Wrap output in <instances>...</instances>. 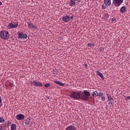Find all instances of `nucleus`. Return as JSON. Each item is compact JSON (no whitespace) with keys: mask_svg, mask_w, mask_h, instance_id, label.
Segmentation results:
<instances>
[{"mask_svg":"<svg viewBox=\"0 0 130 130\" xmlns=\"http://www.w3.org/2000/svg\"><path fill=\"white\" fill-rule=\"evenodd\" d=\"M76 4V2H75V1L74 0H71L70 1V6L71 7H73V6H74V5Z\"/></svg>","mask_w":130,"mask_h":130,"instance_id":"obj_19","label":"nucleus"},{"mask_svg":"<svg viewBox=\"0 0 130 130\" xmlns=\"http://www.w3.org/2000/svg\"><path fill=\"white\" fill-rule=\"evenodd\" d=\"M54 83L57 84V85H59V86H64V84L60 82L59 81H55Z\"/></svg>","mask_w":130,"mask_h":130,"instance_id":"obj_15","label":"nucleus"},{"mask_svg":"<svg viewBox=\"0 0 130 130\" xmlns=\"http://www.w3.org/2000/svg\"><path fill=\"white\" fill-rule=\"evenodd\" d=\"M85 67H87V64H85Z\"/></svg>","mask_w":130,"mask_h":130,"instance_id":"obj_35","label":"nucleus"},{"mask_svg":"<svg viewBox=\"0 0 130 130\" xmlns=\"http://www.w3.org/2000/svg\"><path fill=\"white\" fill-rule=\"evenodd\" d=\"M100 51H103V50H104V48L103 47H101L100 48Z\"/></svg>","mask_w":130,"mask_h":130,"instance_id":"obj_28","label":"nucleus"},{"mask_svg":"<svg viewBox=\"0 0 130 130\" xmlns=\"http://www.w3.org/2000/svg\"><path fill=\"white\" fill-rule=\"evenodd\" d=\"M18 39H27L28 36L27 34H24L23 32H19L18 33Z\"/></svg>","mask_w":130,"mask_h":130,"instance_id":"obj_5","label":"nucleus"},{"mask_svg":"<svg viewBox=\"0 0 130 130\" xmlns=\"http://www.w3.org/2000/svg\"><path fill=\"white\" fill-rule=\"evenodd\" d=\"M30 121H31V119L30 118H26L25 121V124L26 125H29L30 124Z\"/></svg>","mask_w":130,"mask_h":130,"instance_id":"obj_16","label":"nucleus"},{"mask_svg":"<svg viewBox=\"0 0 130 130\" xmlns=\"http://www.w3.org/2000/svg\"><path fill=\"white\" fill-rule=\"evenodd\" d=\"M66 130H76L75 126L70 125L66 127Z\"/></svg>","mask_w":130,"mask_h":130,"instance_id":"obj_13","label":"nucleus"},{"mask_svg":"<svg viewBox=\"0 0 130 130\" xmlns=\"http://www.w3.org/2000/svg\"><path fill=\"white\" fill-rule=\"evenodd\" d=\"M95 73H96L97 76H99V77H100L101 78L102 80H104V76L101 73V72H100L99 71H95Z\"/></svg>","mask_w":130,"mask_h":130,"instance_id":"obj_12","label":"nucleus"},{"mask_svg":"<svg viewBox=\"0 0 130 130\" xmlns=\"http://www.w3.org/2000/svg\"><path fill=\"white\" fill-rule=\"evenodd\" d=\"M120 12L122 13V14L125 13V12H126V7H125V6L122 7L120 9Z\"/></svg>","mask_w":130,"mask_h":130,"instance_id":"obj_14","label":"nucleus"},{"mask_svg":"<svg viewBox=\"0 0 130 130\" xmlns=\"http://www.w3.org/2000/svg\"><path fill=\"white\" fill-rule=\"evenodd\" d=\"M19 25V23L17 22L16 24H14L12 23H9L8 25V29H13L15 28H17Z\"/></svg>","mask_w":130,"mask_h":130,"instance_id":"obj_6","label":"nucleus"},{"mask_svg":"<svg viewBox=\"0 0 130 130\" xmlns=\"http://www.w3.org/2000/svg\"><path fill=\"white\" fill-rule=\"evenodd\" d=\"M27 24L29 29H37V26L34 25V24L32 23V22H27Z\"/></svg>","mask_w":130,"mask_h":130,"instance_id":"obj_9","label":"nucleus"},{"mask_svg":"<svg viewBox=\"0 0 130 130\" xmlns=\"http://www.w3.org/2000/svg\"><path fill=\"white\" fill-rule=\"evenodd\" d=\"M33 84L34 86H36V87H41L42 86V83L41 82L36 81L35 80H34L31 83V85Z\"/></svg>","mask_w":130,"mask_h":130,"instance_id":"obj_8","label":"nucleus"},{"mask_svg":"<svg viewBox=\"0 0 130 130\" xmlns=\"http://www.w3.org/2000/svg\"><path fill=\"white\" fill-rule=\"evenodd\" d=\"M62 20L63 21V22H65V23H68V22L70 21V16L66 15V16L63 17Z\"/></svg>","mask_w":130,"mask_h":130,"instance_id":"obj_11","label":"nucleus"},{"mask_svg":"<svg viewBox=\"0 0 130 130\" xmlns=\"http://www.w3.org/2000/svg\"><path fill=\"white\" fill-rule=\"evenodd\" d=\"M49 86H50V83H46L45 84V87H46V88L49 87Z\"/></svg>","mask_w":130,"mask_h":130,"instance_id":"obj_22","label":"nucleus"},{"mask_svg":"<svg viewBox=\"0 0 130 130\" xmlns=\"http://www.w3.org/2000/svg\"><path fill=\"white\" fill-rule=\"evenodd\" d=\"M92 95L93 97H97L98 96V92H97V91H94L92 92Z\"/></svg>","mask_w":130,"mask_h":130,"instance_id":"obj_18","label":"nucleus"},{"mask_svg":"<svg viewBox=\"0 0 130 130\" xmlns=\"http://www.w3.org/2000/svg\"><path fill=\"white\" fill-rule=\"evenodd\" d=\"M125 101H128V100H130V96H127L125 99Z\"/></svg>","mask_w":130,"mask_h":130,"instance_id":"obj_26","label":"nucleus"},{"mask_svg":"<svg viewBox=\"0 0 130 130\" xmlns=\"http://www.w3.org/2000/svg\"><path fill=\"white\" fill-rule=\"evenodd\" d=\"M2 5H3V3H2V2L0 1V6H2Z\"/></svg>","mask_w":130,"mask_h":130,"instance_id":"obj_34","label":"nucleus"},{"mask_svg":"<svg viewBox=\"0 0 130 130\" xmlns=\"http://www.w3.org/2000/svg\"><path fill=\"white\" fill-rule=\"evenodd\" d=\"M109 105H110V106H111V105H113V102L110 101L108 103Z\"/></svg>","mask_w":130,"mask_h":130,"instance_id":"obj_27","label":"nucleus"},{"mask_svg":"<svg viewBox=\"0 0 130 130\" xmlns=\"http://www.w3.org/2000/svg\"><path fill=\"white\" fill-rule=\"evenodd\" d=\"M115 20H116V19H115V18H113L112 19V21H115Z\"/></svg>","mask_w":130,"mask_h":130,"instance_id":"obj_33","label":"nucleus"},{"mask_svg":"<svg viewBox=\"0 0 130 130\" xmlns=\"http://www.w3.org/2000/svg\"><path fill=\"white\" fill-rule=\"evenodd\" d=\"M5 121V119L0 117V123L2 122H4Z\"/></svg>","mask_w":130,"mask_h":130,"instance_id":"obj_24","label":"nucleus"},{"mask_svg":"<svg viewBox=\"0 0 130 130\" xmlns=\"http://www.w3.org/2000/svg\"><path fill=\"white\" fill-rule=\"evenodd\" d=\"M87 46L88 47H92H92H93L95 46V45L94 44H92V43H88L87 44Z\"/></svg>","mask_w":130,"mask_h":130,"instance_id":"obj_21","label":"nucleus"},{"mask_svg":"<svg viewBox=\"0 0 130 130\" xmlns=\"http://www.w3.org/2000/svg\"><path fill=\"white\" fill-rule=\"evenodd\" d=\"M108 7L107 6H106V5H104V4H103L102 6V9H103V10H105V9H106V7Z\"/></svg>","mask_w":130,"mask_h":130,"instance_id":"obj_23","label":"nucleus"},{"mask_svg":"<svg viewBox=\"0 0 130 130\" xmlns=\"http://www.w3.org/2000/svg\"><path fill=\"white\" fill-rule=\"evenodd\" d=\"M2 104V97L0 95V104Z\"/></svg>","mask_w":130,"mask_h":130,"instance_id":"obj_31","label":"nucleus"},{"mask_svg":"<svg viewBox=\"0 0 130 130\" xmlns=\"http://www.w3.org/2000/svg\"><path fill=\"white\" fill-rule=\"evenodd\" d=\"M9 86L10 87H11L12 88H13V87H14V84L10 83Z\"/></svg>","mask_w":130,"mask_h":130,"instance_id":"obj_30","label":"nucleus"},{"mask_svg":"<svg viewBox=\"0 0 130 130\" xmlns=\"http://www.w3.org/2000/svg\"><path fill=\"white\" fill-rule=\"evenodd\" d=\"M15 118H16L17 120H23L24 118H25V116L22 114H17Z\"/></svg>","mask_w":130,"mask_h":130,"instance_id":"obj_7","label":"nucleus"},{"mask_svg":"<svg viewBox=\"0 0 130 130\" xmlns=\"http://www.w3.org/2000/svg\"><path fill=\"white\" fill-rule=\"evenodd\" d=\"M107 96L108 97V101H110L111 100H113V98H112L111 97V96H110V95L109 94H107Z\"/></svg>","mask_w":130,"mask_h":130,"instance_id":"obj_20","label":"nucleus"},{"mask_svg":"<svg viewBox=\"0 0 130 130\" xmlns=\"http://www.w3.org/2000/svg\"><path fill=\"white\" fill-rule=\"evenodd\" d=\"M16 128H17V125L15 124H12L11 125V130H16Z\"/></svg>","mask_w":130,"mask_h":130,"instance_id":"obj_17","label":"nucleus"},{"mask_svg":"<svg viewBox=\"0 0 130 130\" xmlns=\"http://www.w3.org/2000/svg\"><path fill=\"white\" fill-rule=\"evenodd\" d=\"M81 100H83L84 101H87L89 100V96H90V92H89L87 90H85L83 91V92H81Z\"/></svg>","mask_w":130,"mask_h":130,"instance_id":"obj_3","label":"nucleus"},{"mask_svg":"<svg viewBox=\"0 0 130 130\" xmlns=\"http://www.w3.org/2000/svg\"><path fill=\"white\" fill-rule=\"evenodd\" d=\"M104 4L107 7H109V6H111V0H104Z\"/></svg>","mask_w":130,"mask_h":130,"instance_id":"obj_10","label":"nucleus"},{"mask_svg":"<svg viewBox=\"0 0 130 130\" xmlns=\"http://www.w3.org/2000/svg\"><path fill=\"white\" fill-rule=\"evenodd\" d=\"M101 99H102V101H105V96H102Z\"/></svg>","mask_w":130,"mask_h":130,"instance_id":"obj_29","label":"nucleus"},{"mask_svg":"<svg viewBox=\"0 0 130 130\" xmlns=\"http://www.w3.org/2000/svg\"><path fill=\"white\" fill-rule=\"evenodd\" d=\"M123 3V0H113V5L115 7H120V5Z\"/></svg>","mask_w":130,"mask_h":130,"instance_id":"obj_4","label":"nucleus"},{"mask_svg":"<svg viewBox=\"0 0 130 130\" xmlns=\"http://www.w3.org/2000/svg\"><path fill=\"white\" fill-rule=\"evenodd\" d=\"M0 38L2 40H8L10 38L9 31L7 30H2L0 32Z\"/></svg>","mask_w":130,"mask_h":130,"instance_id":"obj_2","label":"nucleus"},{"mask_svg":"<svg viewBox=\"0 0 130 130\" xmlns=\"http://www.w3.org/2000/svg\"><path fill=\"white\" fill-rule=\"evenodd\" d=\"M98 96H99L100 97H102V96H103V93H102V92H100L99 93H98Z\"/></svg>","mask_w":130,"mask_h":130,"instance_id":"obj_25","label":"nucleus"},{"mask_svg":"<svg viewBox=\"0 0 130 130\" xmlns=\"http://www.w3.org/2000/svg\"><path fill=\"white\" fill-rule=\"evenodd\" d=\"M71 98H73L74 100L81 99L82 100V95L81 92L73 91L70 95Z\"/></svg>","mask_w":130,"mask_h":130,"instance_id":"obj_1","label":"nucleus"},{"mask_svg":"<svg viewBox=\"0 0 130 130\" xmlns=\"http://www.w3.org/2000/svg\"><path fill=\"white\" fill-rule=\"evenodd\" d=\"M76 1H79V0H76Z\"/></svg>","mask_w":130,"mask_h":130,"instance_id":"obj_36","label":"nucleus"},{"mask_svg":"<svg viewBox=\"0 0 130 130\" xmlns=\"http://www.w3.org/2000/svg\"><path fill=\"white\" fill-rule=\"evenodd\" d=\"M71 19H73L74 18V15H72V16L70 17Z\"/></svg>","mask_w":130,"mask_h":130,"instance_id":"obj_32","label":"nucleus"}]
</instances>
